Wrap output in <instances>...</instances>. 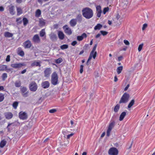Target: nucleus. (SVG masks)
Wrapping results in <instances>:
<instances>
[{"label":"nucleus","mask_w":155,"mask_h":155,"mask_svg":"<svg viewBox=\"0 0 155 155\" xmlns=\"http://www.w3.org/2000/svg\"><path fill=\"white\" fill-rule=\"evenodd\" d=\"M83 16L87 19H89L93 16V12L92 9L88 7L83 8L82 11Z\"/></svg>","instance_id":"1"},{"label":"nucleus","mask_w":155,"mask_h":155,"mask_svg":"<svg viewBox=\"0 0 155 155\" xmlns=\"http://www.w3.org/2000/svg\"><path fill=\"white\" fill-rule=\"evenodd\" d=\"M51 82L54 85H56L59 83L58 75L56 72H53L51 75Z\"/></svg>","instance_id":"2"},{"label":"nucleus","mask_w":155,"mask_h":155,"mask_svg":"<svg viewBox=\"0 0 155 155\" xmlns=\"http://www.w3.org/2000/svg\"><path fill=\"white\" fill-rule=\"evenodd\" d=\"M130 98L129 94L125 93L122 95L119 102V104L126 103L129 101Z\"/></svg>","instance_id":"3"},{"label":"nucleus","mask_w":155,"mask_h":155,"mask_svg":"<svg viewBox=\"0 0 155 155\" xmlns=\"http://www.w3.org/2000/svg\"><path fill=\"white\" fill-rule=\"evenodd\" d=\"M115 124V122L114 121H113L110 123L107 132V137H108L110 136L111 130L114 127Z\"/></svg>","instance_id":"4"},{"label":"nucleus","mask_w":155,"mask_h":155,"mask_svg":"<svg viewBox=\"0 0 155 155\" xmlns=\"http://www.w3.org/2000/svg\"><path fill=\"white\" fill-rule=\"evenodd\" d=\"M118 153V150L114 147L110 148L108 151V153L110 155H117Z\"/></svg>","instance_id":"5"},{"label":"nucleus","mask_w":155,"mask_h":155,"mask_svg":"<svg viewBox=\"0 0 155 155\" xmlns=\"http://www.w3.org/2000/svg\"><path fill=\"white\" fill-rule=\"evenodd\" d=\"M20 91L22 96L24 97H27L28 96V91H27V88L25 87H21Z\"/></svg>","instance_id":"6"},{"label":"nucleus","mask_w":155,"mask_h":155,"mask_svg":"<svg viewBox=\"0 0 155 155\" xmlns=\"http://www.w3.org/2000/svg\"><path fill=\"white\" fill-rule=\"evenodd\" d=\"M30 90L32 91H35L37 89V85L35 82H32L29 85Z\"/></svg>","instance_id":"7"},{"label":"nucleus","mask_w":155,"mask_h":155,"mask_svg":"<svg viewBox=\"0 0 155 155\" xmlns=\"http://www.w3.org/2000/svg\"><path fill=\"white\" fill-rule=\"evenodd\" d=\"M63 28L64 31L65 33L67 34L70 35L72 34V31L71 29L69 28L68 26L65 25L63 27Z\"/></svg>","instance_id":"8"},{"label":"nucleus","mask_w":155,"mask_h":155,"mask_svg":"<svg viewBox=\"0 0 155 155\" xmlns=\"http://www.w3.org/2000/svg\"><path fill=\"white\" fill-rule=\"evenodd\" d=\"M19 117L21 119L25 120L28 118V115L25 112L21 111L19 113Z\"/></svg>","instance_id":"9"},{"label":"nucleus","mask_w":155,"mask_h":155,"mask_svg":"<svg viewBox=\"0 0 155 155\" xmlns=\"http://www.w3.org/2000/svg\"><path fill=\"white\" fill-rule=\"evenodd\" d=\"M51 73V68H46L44 71V77L46 78H48Z\"/></svg>","instance_id":"10"},{"label":"nucleus","mask_w":155,"mask_h":155,"mask_svg":"<svg viewBox=\"0 0 155 155\" xmlns=\"http://www.w3.org/2000/svg\"><path fill=\"white\" fill-rule=\"evenodd\" d=\"M24 65V63H21L12 64H11L12 67L15 68H19Z\"/></svg>","instance_id":"11"},{"label":"nucleus","mask_w":155,"mask_h":155,"mask_svg":"<svg viewBox=\"0 0 155 155\" xmlns=\"http://www.w3.org/2000/svg\"><path fill=\"white\" fill-rule=\"evenodd\" d=\"M23 46L25 48H29L32 45L31 41L29 40H27L23 43Z\"/></svg>","instance_id":"12"},{"label":"nucleus","mask_w":155,"mask_h":155,"mask_svg":"<svg viewBox=\"0 0 155 155\" xmlns=\"http://www.w3.org/2000/svg\"><path fill=\"white\" fill-rule=\"evenodd\" d=\"M41 62L39 60H38V61H33L31 63V66L32 67L38 66L40 67L41 66Z\"/></svg>","instance_id":"13"},{"label":"nucleus","mask_w":155,"mask_h":155,"mask_svg":"<svg viewBox=\"0 0 155 155\" xmlns=\"http://www.w3.org/2000/svg\"><path fill=\"white\" fill-rule=\"evenodd\" d=\"M50 83L48 81H43L41 84V86L42 88L44 89L48 88L50 86Z\"/></svg>","instance_id":"14"},{"label":"nucleus","mask_w":155,"mask_h":155,"mask_svg":"<svg viewBox=\"0 0 155 155\" xmlns=\"http://www.w3.org/2000/svg\"><path fill=\"white\" fill-rule=\"evenodd\" d=\"M97 16L98 18H100L101 16V13L102 12L101 7L100 5H97L96 7Z\"/></svg>","instance_id":"15"},{"label":"nucleus","mask_w":155,"mask_h":155,"mask_svg":"<svg viewBox=\"0 0 155 155\" xmlns=\"http://www.w3.org/2000/svg\"><path fill=\"white\" fill-rule=\"evenodd\" d=\"M4 115L5 118L8 120L11 119L13 116V114L11 112H9L5 113Z\"/></svg>","instance_id":"16"},{"label":"nucleus","mask_w":155,"mask_h":155,"mask_svg":"<svg viewBox=\"0 0 155 155\" xmlns=\"http://www.w3.org/2000/svg\"><path fill=\"white\" fill-rule=\"evenodd\" d=\"M32 40L35 43H38L40 41V39L39 35L38 34L35 35L32 38Z\"/></svg>","instance_id":"17"},{"label":"nucleus","mask_w":155,"mask_h":155,"mask_svg":"<svg viewBox=\"0 0 155 155\" xmlns=\"http://www.w3.org/2000/svg\"><path fill=\"white\" fill-rule=\"evenodd\" d=\"M51 40L53 41H56L57 39V37L56 34L53 33H51L49 35Z\"/></svg>","instance_id":"18"},{"label":"nucleus","mask_w":155,"mask_h":155,"mask_svg":"<svg viewBox=\"0 0 155 155\" xmlns=\"http://www.w3.org/2000/svg\"><path fill=\"white\" fill-rule=\"evenodd\" d=\"M69 24L71 27L75 26L77 24V19L75 18L71 19L69 21Z\"/></svg>","instance_id":"19"},{"label":"nucleus","mask_w":155,"mask_h":155,"mask_svg":"<svg viewBox=\"0 0 155 155\" xmlns=\"http://www.w3.org/2000/svg\"><path fill=\"white\" fill-rule=\"evenodd\" d=\"M58 35L59 38L60 40H63L64 38V35L61 31H59L58 32Z\"/></svg>","instance_id":"20"},{"label":"nucleus","mask_w":155,"mask_h":155,"mask_svg":"<svg viewBox=\"0 0 155 155\" xmlns=\"http://www.w3.org/2000/svg\"><path fill=\"white\" fill-rule=\"evenodd\" d=\"M10 13L12 15H15V12L14 11V7L13 5H12L9 7V9Z\"/></svg>","instance_id":"21"},{"label":"nucleus","mask_w":155,"mask_h":155,"mask_svg":"<svg viewBox=\"0 0 155 155\" xmlns=\"http://www.w3.org/2000/svg\"><path fill=\"white\" fill-rule=\"evenodd\" d=\"M4 36L6 38H11L13 36V34L8 31H6L4 33Z\"/></svg>","instance_id":"22"},{"label":"nucleus","mask_w":155,"mask_h":155,"mask_svg":"<svg viewBox=\"0 0 155 155\" xmlns=\"http://www.w3.org/2000/svg\"><path fill=\"white\" fill-rule=\"evenodd\" d=\"M96 53H95L94 55H92L91 54H90V56L88 58V60L86 63V64L87 65H88L89 64V61L91 60V59L92 58V57L93 58V59H95L96 57Z\"/></svg>","instance_id":"23"},{"label":"nucleus","mask_w":155,"mask_h":155,"mask_svg":"<svg viewBox=\"0 0 155 155\" xmlns=\"http://www.w3.org/2000/svg\"><path fill=\"white\" fill-rule=\"evenodd\" d=\"M17 53L21 57H23L24 55V52L23 50H21V48H18Z\"/></svg>","instance_id":"24"},{"label":"nucleus","mask_w":155,"mask_h":155,"mask_svg":"<svg viewBox=\"0 0 155 155\" xmlns=\"http://www.w3.org/2000/svg\"><path fill=\"white\" fill-rule=\"evenodd\" d=\"M45 20L42 18H40L39 19V25L41 26H43L45 25Z\"/></svg>","instance_id":"25"},{"label":"nucleus","mask_w":155,"mask_h":155,"mask_svg":"<svg viewBox=\"0 0 155 155\" xmlns=\"http://www.w3.org/2000/svg\"><path fill=\"white\" fill-rule=\"evenodd\" d=\"M97 44H96L93 47L92 51L91 52V53L90 54H92V55H94L95 53H96V56L97 54V52L96 51H95L96 50V49L97 48Z\"/></svg>","instance_id":"26"},{"label":"nucleus","mask_w":155,"mask_h":155,"mask_svg":"<svg viewBox=\"0 0 155 155\" xmlns=\"http://www.w3.org/2000/svg\"><path fill=\"white\" fill-rule=\"evenodd\" d=\"M77 19V21L79 23H81L82 20V17L81 14L78 15L77 17L76 18Z\"/></svg>","instance_id":"27"},{"label":"nucleus","mask_w":155,"mask_h":155,"mask_svg":"<svg viewBox=\"0 0 155 155\" xmlns=\"http://www.w3.org/2000/svg\"><path fill=\"white\" fill-rule=\"evenodd\" d=\"M126 115V113L124 111L121 114H120V117H119V120L120 121H122V120L124 118V117Z\"/></svg>","instance_id":"28"},{"label":"nucleus","mask_w":155,"mask_h":155,"mask_svg":"<svg viewBox=\"0 0 155 155\" xmlns=\"http://www.w3.org/2000/svg\"><path fill=\"white\" fill-rule=\"evenodd\" d=\"M17 15H19L22 13V10L20 7H17Z\"/></svg>","instance_id":"29"},{"label":"nucleus","mask_w":155,"mask_h":155,"mask_svg":"<svg viewBox=\"0 0 155 155\" xmlns=\"http://www.w3.org/2000/svg\"><path fill=\"white\" fill-rule=\"evenodd\" d=\"M41 14V12L40 10L38 9L35 12V16L37 18H38L40 16Z\"/></svg>","instance_id":"30"},{"label":"nucleus","mask_w":155,"mask_h":155,"mask_svg":"<svg viewBox=\"0 0 155 155\" xmlns=\"http://www.w3.org/2000/svg\"><path fill=\"white\" fill-rule=\"evenodd\" d=\"M6 141L5 140H2L0 143V147L3 148L6 145Z\"/></svg>","instance_id":"31"},{"label":"nucleus","mask_w":155,"mask_h":155,"mask_svg":"<svg viewBox=\"0 0 155 155\" xmlns=\"http://www.w3.org/2000/svg\"><path fill=\"white\" fill-rule=\"evenodd\" d=\"M22 21L23 23V25L25 26H26L27 24L28 23V19L25 17L23 18Z\"/></svg>","instance_id":"32"},{"label":"nucleus","mask_w":155,"mask_h":155,"mask_svg":"<svg viewBox=\"0 0 155 155\" xmlns=\"http://www.w3.org/2000/svg\"><path fill=\"white\" fill-rule=\"evenodd\" d=\"M102 27V25L100 24H97L94 27V30H99Z\"/></svg>","instance_id":"33"},{"label":"nucleus","mask_w":155,"mask_h":155,"mask_svg":"<svg viewBox=\"0 0 155 155\" xmlns=\"http://www.w3.org/2000/svg\"><path fill=\"white\" fill-rule=\"evenodd\" d=\"M7 66L5 65H0V71H3L6 70Z\"/></svg>","instance_id":"34"},{"label":"nucleus","mask_w":155,"mask_h":155,"mask_svg":"<svg viewBox=\"0 0 155 155\" xmlns=\"http://www.w3.org/2000/svg\"><path fill=\"white\" fill-rule=\"evenodd\" d=\"M123 67L122 66H120L118 67L117 69V72L118 74H120L122 70Z\"/></svg>","instance_id":"35"},{"label":"nucleus","mask_w":155,"mask_h":155,"mask_svg":"<svg viewBox=\"0 0 155 155\" xmlns=\"http://www.w3.org/2000/svg\"><path fill=\"white\" fill-rule=\"evenodd\" d=\"M120 108V106L119 104H117L114 107V111L115 112H117L119 110Z\"/></svg>","instance_id":"36"},{"label":"nucleus","mask_w":155,"mask_h":155,"mask_svg":"<svg viewBox=\"0 0 155 155\" xmlns=\"http://www.w3.org/2000/svg\"><path fill=\"white\" fill-rule=\"evenodd\" d=\"M15 84L16 87H19L21 86V83L20 81H17L15 82Z\"/></svg>","instance_id":"37"},{"label":"nucleus","mask_w":155,"mask_h":155,"mask_svg":"<svg viewBox=\"0 0 155 155\" xmlns=\"http://www.w3.org/2000/svg\"><path fill=\"white\" fill-rule=\"evenodd\" d=\"M22 21V20L21 17L17 18L16 20V22L17 25H19L21 24Z\"/></svg>","instance_id":"38"},{"label":"nucleus","mask_w":155,"mask_h":155,"mask_svg":"<svg viewBox=\"0 0 155 155\" xmlns=\"http://www.w3.org/2000/svg\"><path fill=\"white\" fill-rule=\"evenodd\" d=\"M45 35V29H42L40 32V35L41 37H43Z\"/></svg>","instance_id":"39"},{"label":"nucleus","mask_w":155,"mask_h":155,"mask_svg":"<svg viewBox=\"0 0 155 155\" xmlns=\"http://www.w3.org/2000/svg\"><path fill=\"white\" fill-rule=\"evenodd\" d=\"M18 102L17 101H15L12 104V106L15 109H16L18 105Z\"/></svg>","instance_id":"40"},{"label":"nucleus","mask_w":155,"mask_h":155,"mask_svg":"<svg viewBox=\"0 0 155 155\" xmlns=\"http://www.w3.org/2000/svg\"><path fill=\"white\" fill-rule=\"evenodd\" d=\"M134 99L132 100L131 101L129 104L128 107V108H130L134 105Z\"/></svg>","instance_id":"41"},{"label":"nucleus","mask_w":155,"mask_h":155,"mask_svg":"<svg viewBox=\"0 0 155 155\" xmlns=\"http://www.w3.org/2000/svg\"><path fill=\"white\" fill-rule=\"evenodd\" d=\"M4 99V94L0 93V102L3 101Z\"/></svg>","instance_id":"42"},{"label":"nucleus","mask_w":155,"mask_h":155,"mask_svg":"<svg viewBox=\"0 0 155 155\" xmlns=\"http://www.w3.org/2000/svg\"><path fill=\"white\" fill-rule=\"evenodd\" d=\"M63 61L62 58H60L55 60V62L57 64H59L61 63Z\"/></svg>","instance_id":"43"},{"label":"nucleus","mask_w":155,"mask_h":155,"mask_svg":"<svg viewBox=\"0 0 155 155\" xmlns=\"http://www.w3.org/2000/svg\"><path fill=\"white\" fill-rule=\"evenodd\" d=\"M68 48V45H63L61 46L60 48L62 50L67 48Z\"/></svg>","instance_id":"44"},{"label":"nucleus","mask_w":155,"mask_h":155,"mask_svg":"<svg viewBox=\"0 0 155 155\" xmlns=\"http://www.w3.org/2000/svg\"><path fill=\"white\" fill-rule=\"evenodd\" d=\"M7 75L6 73H4L2 75V80H5L7 78Z\"/></svg>","instance_id":"45"},{"label":"nucleus","mask_w":155,"mask_h":155,"mask_svg":"<svg viewBox=\"0 0 155 155\" xmlns=\"http://www.w3.org/2000/svg\"><path fill=\"white\" fill-rule=\"evenodd\" d=\"M109 10V8L108 7L105 8H104L103 11V14L104 15Z\"/></svg>","instance_id":"46"},{"label":"nucleus","mask_w":155,"mask_h":155,"mask_svg":"<svg viewBox=\"0 0 155 155\" xmlns=\"http://www.w3.org/2000/svg\"><path fill=\"white\" fill-rule=\"evenodd\" d=\"M143 46V44L142 43L139 45L138 47V50L139 52H140L142 50Z\"/></svg>","instance_id":"47"},{"label":"nucleus","mask_w":155,"mask_h":155,"mask_svg":"<svg viewBox=\"0 0 155 155\" xmlns=\"http://www.w3.org/2000/svg\"><path fill=\"white\" fill-rule=\"evenodd\" d=\"M12 125H13V126H14L16 125L14 124V123H9L8 125V126L7 127V130H8V131H9L10 130V129L9 128V127L10 126Z\"/></svg>","instance_id":"48"},{"label":"nucleus","mask_w":155,"mask_h":155,"mask_svg":"<svg viewBox=\"0 0 155 155\" xmlns=\"http://www.w3.org/2000/svg\"><path fill=\"white\" fill-rule=\"evenodd\" d=\"M100 32L103 36H105L108 34V32L105 31H101Z\"/></svg>","instance_id":"49"},{"label":"nucleus","mask_w":155,"mask_h":155,"mask_svg":"<svg viewBox=\"0 0 155 155\" xmlns=\"http://www.w3.org/2000/svg\"><path fill=\"white\" fill-rule=\"evenodd\" d=\"M57 111L56 109H51L49 110V112L51 113H53Z\"/></svg>","instance_id":"50"},{"label":"nucleus","mask_w":155,"mask_h":155,"mask_svg":"<svg viewBox=\"0 0 155 155\" xmlns=\"http://www.w3.org/2000/svg\"><path fill=\"white\" fill-rule=\"evenodd\" d=\"M77 39L79 41H82L83 39L81 36H78L77 37Z\"/></svg>","instance_id":"51"},{"label":"nucleus","mask_w":155,"mask_h":155,"mask_svg":"<svg viewBox=\"0 0 155 155\" xmlns=\"http://www.w3.org/2000/svg\"><path fill=\"white\" fill-rule=\"evenodd\" d=\"M83 67H84V66L82 65H81L80 66V73L81 74L83 72Z\"/></svg>","instance_id":"52"},{"label":"nucleus","mask_w":155,"mask_h":155,"mask_svg":"<svg viewBox=\"0 0 155 155\" xmlns=\"http://www.w3.org/2000/svg\"><path fill=\"white\" fill-rule=\"evenodd\" d=\"M124 42L126 45H129L130 44V43L128 41L126 40H124Z\"/></svg>","instance_id":"53"},{"label":"nucleus","mask_w":155,"mask_h":155,"mask_svg":"<svg viewBox=\"0 0 155 155\" xmlns=\"http://www.w3.org/2000/svg\"><path fill=\"white\" fill-rule=\"evenodd\" d=\"M10 56L9 55H8L6 59V61L7 62H9L10 61Z\"/></svg>","instance_id":"54"},{"label":"nucleus","mask_w":155,"mask_h":155,"mask_svg":"<svg viewBox=\"0 0 155 155\" xmlns=\"http://www.w3.org/2000/svg\"><path fill=\"white\" fill-rule=\"evenodd\" d=\"M81 36L83 38V39L86 38L87 37L86 34L84 33H83Z\"/></svg>","instance_id":"55"},{"label":"nucleus","mask_w":155,"mask_h":155,"mask_svg":"<svg viewBox=\"0 0 155 155\" xmlns=\"http://www.w3.org/2000/svg\"><path fill=\"white\" fill-rule=\"evenodd\" d=\"M147 24L146 23L144 24L143 25V26L142 28V30H144L145 28L147 27Z\"/></svg>","instance_id":"56"},{"label":"nucleus","mask_w":155,"mask_h":155,"mask_svg":"<svg viewBox=\"0 0 155 155\" xmlns=\"http://www.w3.org/2000/svg\"><path fill=\"white\" fill-rule=\"evenodd\" d=\"M77 41H73L71 44V45L73 46H75L77 44Z\"/></svg>","instance_id":"57"},{"label":"nucleus","mask_w":155,"mask_h":155,"mask_svg":"<svg viewBox=\"0 0 155 155\" xmlns=\"http://www.w3.org/2000/svg\"><path fill=\"white\" fill-rule=\"evenodd\" d=\"M123 57L122 56H119L118 58V61H120L123 59Z\"/></svg>","instance_id":"58"},{"label":"nucleus","mask_w":155,"mask_h":155,"mask_svg":"<svg viewBox=\"0 0 155 155\" xmlns=\"http://www.w3.org/2000/svg\"><path fill=\"white\" fill-rule=\"evenodd\" d=\"M23 0H16V3L18 4H20L23 2Z\"/></svg>","instance_id":"59"},{"label":"nucleus","mask_w":155,"mask_h":155,"mask_svg":"<svg viewBox=\"0 0 155 155\" xmlns=\"http://www.w3.org/2000/svg\"><path fill=\"white\" fill-rule=\"evenodd\" d=\"M73 135V134H71L69 135H68L67 136V138L69 139L70 137L72 136Z\"/></svg>","instance_id":"60"},{"label":"nucleus","mask_w":155,"mask_h":155,"mask_svg":"<svg viewBox=\"0 0 155 155\" xmlns=\"http://www.w3.org/2000/svg\"><path fill=\"white\" fill-rule=\"evenodd\" d=\"M129 87V84H127L124 89V91H126Z\"/></svg>","instance_id":"61"},{"label":"nucleus","mask_w":155,"mask_h":155,"mask_svg":"<svg viewBox=\"0 0 155 155\" xmlns=\"http://www.w3.org/2000/svg\"><path fill=\"white\" fill-rule=\"evenodd\" d=\"M4 9L2 6H0V11L3 12L4 11Z\"/></svg>","instance_id":"62"},{"label":"nucleus","mask_w":155,"mask_h":155,"mask_svg":"<svg viewBox=\"0 0 155 155\" xmlns=\"http://www.w3.org/2000/svg\"><path fill=\"white\" fill-rule=\"evenodd\" d=\"M26 71V69H25L22 71H21V74H24L25 73Z\"/></svg>","instance_id":"63"},{"label":"nucleus","mask_w":155,"mask_h":155,"mask_svg":"<svg viewBox=\"0 0 155 155\" xmlns=\"http://www.w3.org/2000/svg\"><path fill=\"white\" fill-rule=\"evenodd\" d=\"M38 2L41 5L43 3V0H38Z\"/></svg>","instance_id":"64"}]
</instances>
